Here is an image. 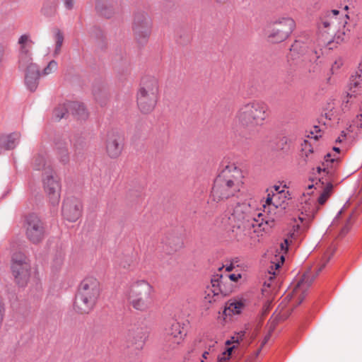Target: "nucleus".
<instances>
[{"instance_id":"obj_33","label":"nucleus","mask_w":362,"mask_h":362,"mask_svg":"<svg viewBox=\"0 0 362 362\" xmlns=\"http://www.w3.org/2000/svg\"><path fill=\"white\" fill-rule=\"evenodd\" d=\"M60 160L64 163H66L69 162V157L67 148H64L62 150Z\"/></svg>"},{"instance_id":"obj_12","label":"nucleus","mask_w":362,"mask_h":362,"mask_svg":"<svg viewBox=\"0 0 362 362\" xmlns=\"http://www.w3.org/2000/svg\"><path fill=\"white\" fill-rule=\"evenodd\" d=\"M339 11L337 10H332L327 12L322 18L319 24L318 28L322 37H326V40L329 42L333 36L337 35L339 33H344V28L346 23L348 16L345 15V18L339 17Z\"/></svg>"},{"instance_id":"obj_14","label":"nucleus","mask_w":362,"mask_h":362,"mask_svg":"<svg viewBox=\"0 0 362 362\" xmlns=\"http://www.w3.org/2000/svg\"><path fill=\"white\" fill-rule=\"evenodd\" d=\"M24 227L27 238L33 243H40L45 237V227L40 218L35 214L25 217Z\"/></svg>"},{"instance_id":"obj_51","label":"nucleus","mask_w":362,"mask_h":362,"mask_svg":"<svg viewBox=\"0 0 362 362\" xmlns=\"http://www.w3.org/2000/svg\"><path fill=\"white\" fill-rule=\"evenodd\" d=\"M314 138L317 139V135H315V136H314Z\"/></svg>"},{"instance_id":"obj_16","label":"nucleus","mask_w":362,"mask_h":362,"mask_svg":"<svg viewBox=\"0 0 362 362\" xmlns=\"http://www.w3.org/2000/svg\"><path fill=\"white\" fill-rule=\"evenodd\" d=\"M151 21L144 13H138L134 17L132 30L137 40H146L151 34Z\"/></svg>"},{"instance_id":"obj_30","label":"nucleus","mask_w":362,"mask_h":362,"mask_svg":"<svg viewBox=\"0 0 362 362\" xmlns=\"http://www.w3.org/2000/svg\"><path fill=\"white\" fill-rule=\"evenodd\" d=\"M58 69V63L55 60H51L48 64L43 69L42 72L40 71V76H47L54 74Z\"/></svg>"},{"instance_id":"obj_25","label":"nucleus","mask_w":362,"mask_h":362,"mask_svg":"<svg viewBox=\"0 0 362 362\" xmlns=\"http://www.w3.org/2000/svg\"><path fill=\"white\" fill-rule=\"evenodd\" d=\"M64 253L62 251L57 252L50 262V267L53 272H58L62 267L64 261Z\"/></svg>"},{"instance_id":"obj_40","label":"nucleus","mask_w":362,"mask_h":362,"mask_svg":"<svg viewBox=\"0 0 362 362\" xmlns=\"http://www.w3.org/2000/svg\"><path fill=\"white\" fill-rule=\"evenodd\" d=\"M288 240L286 238V239H285L284 243H281V251H284V252H286V251L288 250Z\"/></svg>"},{"instance_id":"obj_48","label":"nucleus","mask_w":362,"mask_h":362,"mask_svg":"<svg viewBox=\"0 0 362 362\" xmlns=\"http://www.w3.org/2000/svg\"><path fill=\"white\" fill-rule=\"evenodd\" d=\"M233 265L230 264L228 267H226V270L228 272H230L233 269Z\"/></svg>"},{"instance_id":"obj_50","label":"nucleus","mask_w":362,"mask_h":362,"mask_svg":"<svg viewBox=\"0 0 362 362\" xmlns=\"http://www.w3.org/2000/svg\"><path fill=\"white\" fill-rule=\"evenodd\" d=\"M344 8H345L346 10V9H348V6H346L344 7Z\"/></svg>"},{"instance_id":"obj_8","label":"nucleus","mask_w":362,"mask_h":362,"mask_svg":"<svg viewBox=\"0 0 362 362\" xmlns=\"http://www.w3.org/2000/svg\"><path fill=\"white\" fill-rule=\"evenodd\" d=\"M158 80L153 76L142 78L136 93V103L139 110L145 114L152 112L159 99Z\"/></svg>"},{"instance_id":"obj_6","label":"nucleus","mask_w":362,"mask_h":362,"mask_svg":"<svg viewBox=\"0 0 362 362\" xmlns=\"http://www.w3.org/2000/svg\"><path fill=\"white\" fill-rule=\"evenodd\" d=\"M268 117L267 105L259 100H252L240 106L235 121L241 127L248 129L262 126Z\"/></svg>"},{"instance_id":"obj_24","label":"nucleus","mask_w":362,"mask_h":362,"mask_svg":"<svg viewBox=\"0 0 362 362\" xmlns=\"http://www.w3.org/2000/svg\"><path fill=\"white\" fill-rule=\"evenodd\" d=\"M243 307L244 304L241 301L229 302L227 303L223 313L226 317L232 315H238L240 313Z\"/></svg>"},{"instance_id":"obj_41","label":"nucleus","mask_w":362,"mask_h":362,"mask_svg":"<svg viewBox=\"0 0 362 362\" xmlns=\"http://www.w3.org/2000/svg\"><path fill=\"white\" fill-rule=\"evenodd\" d=\"M229 279L233 281H237L238 279L241 278V275L240 274H231L228 276Z\"/></svg>"},{"instance_id":"obj_34","label":"nucleus","mask_w":362,"mask_h":362,"mask_svg":"<svg viewBox=\"0 0 362 362\" xmlns=\"http://www.w3.org/2000/svg\"><path fill=\"white\" fill-rule=\"evenodd\" d=\"M84 146L85 142L80 139L75 140L73 143V147L75 150L82 149Z\"/></svg>"},{"instance_id":"obj_49","label":"nucleus","mask_w":362,"mask_h":362,"mask_svg":"<svg viewBox=\"0 0 362 362\" xmlns=\"http://www.w3.org/2000/svg\"><path fill=\"white\" fill-rule=\"evenodd\" d=\"M333 150L337 152H339V148L338 147H333Z\"/></svg>"},{"instance_id":"obj_7","label":"nucleus","mask_w":362,"mask_h":362,"mask_svg":"<svg viewBox=\"0 0 362 362\" xmlns=\"http://www.w3.org/2000/svg\"><path fill=\"white\" fill-rule=\"evenodd\" d=\"M153 286L144 279L129 282L124 295L128 303L135 310H147L152 303Z\"/></svg>"},{"instance_id":"obj_9","label":"nucleus","mask_w":362,"mask_h":362,"mask_svg":"<svg viewBox=\"0 0 362 362\" xmlns=\"http://www.w3.org/2000/svg\"><path fill=\"white\" fill-rule=\"evenodd\" d=\"M323 267H321L315 274H313L310 272H305L302 278L292 286L284 300H287V305L282 310V317H287L296 307L302 303L306 291Z\"/></svg>"},{"instance_id":"obj_47","label":"nucleus","mask_w":362,"mask_h":362,"mask_svg":"<svg viewBox=\"0 0 362 362\" xmlns=\"http://www.w3.org/2000/svg\"><path fill=\"white\" fill-rule=\"evenodd\" d=\"M356 72L362 74V62L359 64L358 69Z\"/></svg>"},{"instance_id":"obj_26","label":"nucleus","mask_w":362,"mask_h":362,"mask_svg":"<svg viewBox=\"0 0 362 362\" xmlns=\"http://www.w3.org/2000/svg\"><path fill=\"white\" fill-rule=\"evenodd\" d=\"M70 103L71 102H67L66 103L61 104L54 109L53 115L55 119L60 120L68 115L69 112H71L69 105Z\"/></svg>"},{"instance_id":"obj_21","label":"nucleus","mask_w":362,"mask_h":362,"mask_svg":"<svg viewBox=\"0 0 362 362\" xmlns=\"http://www.w3.org/2000/svg\"><path fill=\"white\" fill-rule=\"evenodd\" d=\"M20 138L21 134L18 132L3 136L0 139V146L6 150L13 149L18 144Z\"/></svg>"},{"instance_id":"obj_29","label":"nucleus","mask_w":362,"mask_h":362,"mask_svg":"<svg viewBox=\"0 0 362 362\" xmlns=\"http://www.w3.org/2000/svg\"><path fill=\"white\" fill-rule=\"evenodd\" d=\"M349 87L351 91L354 89L358 92L362 89V74L356 72V74L351 77Z\"/></svg>"},{"instance_id":"obj_13","label":"nucleus","mask_w":362,"mask_h":362,"mask_svg":"<svg viewBox=\"0 0 362 362\" xmlns=\"http://www.w3.org/2000/svg\"><path fill=\"white\" fill-rule=\"evenodd\" d=\"M42 187L49 202L57 204L60 200L61 186L52 168H45L42 177Z\"/></svg>"},{"instance_id":"obj_2","label":"nucleus","mask_w":362,"mask_h":362,"mask_svg":"<svg viewBox=\"0 0 362 362\" xmlns=\"http://www.w3.org/2000/svg\"><path fill=\"white\" fill-rule=\"evenodd\" d=\"M244 175L237 163L225 162L223 168L214 180L211 191L214 201H224L235 196L244 185Z\"/></svg>"},{"instance_id":"obj_10","label":"nucleus","mask_w":362,"mask_h":362,"mask_svg":"<svg viewBox=\"0 0 362 362\" xmlns=\"http://www.w3.org/2000/svg\"><path fill=\"white\" fill-rule=\"evenodd\" d=\"M11 270L16 284L21 288L28 285L36 276L27 255L21 251L13 253L11 259Z\"/></svg>"},{"instance_id":"obj_23","label":"nucleus","mask_w":362,"mask_h":362,"mask_svg":"<svg viewBox=\"0 0 362 362\" xmlns=\"http://www.w3.org/2000/svg\"><path fill=\"white\" fill-rule=\"evenodd\" d=\"M52 33H53V38H54V43H55L54 49L53 51V56L57 57L61 52L62 47V45L64 42V33L59 28L53 29Z\"/></svg>"},{"instance_id":"obj_3","label":"nucleus","mask_w":362,"mask_h":362,"mask_svg":"<svg viewBox=\"0 0 362 362\" xmlns=\"http://www.w3.org/2000/svg\"><path fill=\"white\" fill-rule=\"evenodd\" d=\"M338 161L334 158H330L327 154L322 167H317V171L319 174V180L315 185H309L308 189L315 187L319 193L316 204L318 206L324 205L333 193L334 184L337 182V174L335 171Z\"/></svg>"},{"instance_id":"obj_32","label":"nucleus","mask_w":362,"mask_h":362,"mask_svg":"<svg viewBox=\"0 0 362 362\" xmlns=\"http://www.w3.org/2000/svg\"><path fill=\"white\" fill-rule=\"evenodd\" d=\"M276 262H272V263L273 264H274V267H275L276 269H277L284 263V256L283 254H279L278 256H276Z\"/></svg>"},{"instance_id":"obj_5","label":"nucleus","mask_w":362,"mask_h":362,"mask_svg":"<svg viewBox=\"0 0 362 362\" xmlns=\"http://www.w3.org/2000/svg\"><path fill=\"white\" fill-rule=\"evenodd\" d=\"M101 292L99 280L93 276L85 277L79 284L74 302V310L80 314H88L98 300Z\"/></svg>"},{"instance_id":"obj_27","label":"nucleus","mask_w":362,"mask_h":362,"mask_svg":"<svg viewBox=\"0 0 362 362\" xmlns=\"http://www.w3.org/2000/svg\"><path fill=\"white\" fill-rule=\"evenodd\" d=\"M33 166L35 170H42V173H45V168H50L47 163L46 158L42 155H38L34 158Z\"/></svg>"},{"instance_id":"obj_17","label":"nucleus","mask_w":362,"mask_h":362,"mask_svg":"<svg viewBox=\"0 0 362 362\" xmlns=\"http://www.w3.org/2000/svg\"><path fill=\"white\" fill-rule=\"evenodd\" d=\"M83 205L79 199L75 197H68L64 200L62 214L63 218L69 221H76L82 214Z\"/></svg>"},{"instance_id":"obj_39","label":"nucleus","mask_w":362,"mask_h":362,"mask_svg":"<svg viewBox=\"0 0 362 362\" xmlns=\"http://www.w3.org/2000/svg\"><path fill=\"white\" fill-rule=\"evenodd\" d=\"M271 190H273L274 192H282V194H286L285 191L284 189H280V187L277 185H274L269 189H267V193H269Z\"/></svg>"},{"instance_id":"obj_38","label":"nucleus","mask_w":362,"mask_h":362,"mask_svg":"<svg viewBox=\"0 0 362 362\" xmlns=\"http://www.w3.org/2000/svg\"><path fill=\"white\" fill-rule=\"evenodd\" d=\"M65 7L71 9L74 7V0H63Z\"/></svg>"},{"instance_id":"obj_44","label":"nucleus","mask_w":362,"mask_h":362,"mask_svg":"<svg viewBox=\"0 0 362 362\" xmlns=\"http://www.w3.org/2000/svg\"><path fill=\"white\" fill-rule=\"evenodd\" d=\"M228 359L226 358V356H222L221 355L218 358L217 362H227Z\"/></svg>"},{"instance_id":"obj_28","label":"nucleus","mask_w":362,"mask_h":362,"mask_svg":"<svg viewBox=\"0 0 362 362\" xmlns=\"http://www.w3.org/2000/svg\"><path fill=\"white\" fill-rule=\"evenodd\" d=\"M358 93L357 90L352 89L349 87V92L346 96H344L342 101V106L344 110H348L351 105L355 102L356 94Z\"/></svg>"},{"instance_id":"obj_31","label":"nucleus","mask_w":362,"mask_h":362,"mask_svg":"<svg viewBox=\"0 0 362 362\" xmlns=\"http://www.w3.org/2000/svg\"><path fill=\"white\" fill-rule=\"evenodd\" d=\"M245 335V332H240L236 337H232L230 340H228L226 342V345H230L232 343H238L241 341Z\"/></svg>"},{"instance_id":"obj_1","label":"nucleus","mask_w":362,"mask_h":362,"mask_svg":"<svg viewBox=\"0 0 362 362\" xmlns=\"http://www.w3.org/2000/svg\"><path fill=\"white\" fill-rule=\"evenodd\" d=\"M286 199V194L271 190L262 204L264 214L256 211L251 201L238 204L229 217L236 239L238 241L245 240L256 227L265 232L269 231L276 222L285 215Z\"/></svg>"},{"instance_id":"obj_4","label":"nucleus","mask_w":362,"mask_h":362,"mask_svg":"<svg viewBox=\"0 0 362 362\" xmlns=\"http://www.w3.org/2000/svg\"><path fill=\"white\" fill-rule=\"evenodd\" d=\"M19 45V68L25 71V83L28 88L34 91L38 86L40 69L33 62L31 49L33 44L30 35H22L18 40Z\"/></svg>"},{"instance_id":"obj_35","label":"nucleus","mask_w":362,"mask_h":362,"mask_svg":"<svg viewBox=\"0 0 362 362\" xmlns=\"http://www.w3.org/2000/svg\"><path fill=\"white\" fill-rule=\"evenodd\" d=\"M343 64V62L341 59L338 58L335 60L334 64L332 65L331 70L334 73V71H337Z\"/></svg>"},{"instance_id":"obj_20","label":"nucleus","mask_w":362,"mask_h":362,"mask_svg":"<svg viewBox=\"0 0 362 362\" xmlns=\"http://www.w3.org/2000/svg\"><path fill=\"white\" fill-rule=\"evenodd\" d=\"M167 334L169 340L175 344H180L185 336L183 332V327L180 323L173 322L170 327L167 329Z\"/></svg>"},{"instance_id":"obj_37","label":"nucleus","mask_w":362,"mask_h":362,"mask_svg":"<svg viewBox=\"0 0 362 362\" xmlns=\"http://www.w3.org/2000/svg\"><path fill=\"white\" fill-rule=\"evenodd\" d=\"M234 348V346L232 347H228L223 353H222L221 356H226V358L229 359Z\"/></svg>"},{"instance_id":"obj_36","label":"nucleus","mask_w":362,"mask_h":362,"mask_svg":"<svg viewBox=\"0 0 362 362\" xmlns=\"http://www.w3.org/2000/svg\"><path fill=\"white\" fill-rule=\"evenodd\" d=\"M146 333H140L139 334V339L138 340V342H137V347L139 348V347H141L142 345L144 344L146 339Z\"/></svg>"},{"instance_id":"obj_45","label":"nucleus","mask_w":362,"mask_h":362,"mask_svg":"<svg viewBox=\"0 0 362 362\" xmlns=\"http://www.w3.org/2000/svg\"><path fill=\"white\" fill-rule=\"evenodd\" d=\"M345 136H346V135L344 134V132H342V134L341 135V136H339L337 141L341 142L342 141V139H344L345 138Z\"/></svg>"},{"instance_id":"obj_46","label":"nucleus","mask_w":362,"mask_h":362,"mask_svg":"<svg viewBox=\"0 0 362 362\" xmlns=\"http://www.w3.org/2000/svg\"><path fill=\"white\" fill-rule=\"evenodd\" d=\"M295 221L296 222V224L293 225V228H295L294 230H298V228H300V225L296 220H295Z\"/></svg>"},{"instance_id":"obj_15","label":"nucleus","mask_w":362,"mask_h":362,"mask_svg":"<svg viewBox=\"0 0 362 362\" xmlns=\"http://www.w3.org/2000/svg\"><path fill=\"white\" fill-rule=\"evenodd\" d=\"M123 137L116 130H111L107 133L105 138V152L107 156L115 159L120 156L123 151Z\"/></svg>"},{"instance_id":"obj_18","label":"nucleus","mask_w":362,"mask_h":362,"mask_svg":"<svg viewBox=\"0 0 362 362\" xmlns=\"http://www.w3.org/2000/svg\"><path fill=\"white\" fill-rule=\"evenodd\" d=\"M211 284V287H208L206 291V296L205 298L207 299L209 303H213L216 301L221 296H225L226 293L221 287V281L219 279H212Z\"/></svg>"},{"instance_id":"obj_19","label":"nucleus","mask_w":362,"mask_h":362,"mask_svg":"<svg viewBox=\"0 0 362 362\" xmlns=\"http://www.w3.org/2000/svg\"><path fill=\"white\" fill-rule=\"evenodd\" d=\"M316 202L315 199L310 198H304V200L300 203V208L302 216L298 217V222L303 223L307 218L313 216L316 211Z\"/></svg>"},{"instance_id":"obj_42","label":"nucleus","mask_w":362,"mask_h":362,"mask_svg":"<svg viewBox=\"0 0 362 362\" xmlns=\"http://www.w3.org/2000/svg\"><path fill=\"white\" fill-rule=\"evenodd\" d=\"M214 344H215V343H214L212 345H210V346H209V351H204V352L203 353V354H202V358H205V359H206V358H207V357H208V356H209V353H210V351H211V349H212V348L214 347Z\"/></svg>"},{"instance_id":"obj_22","label":"nucleus","mask_w":362,"mask_h":362,"mask_svg":"<svg viewBox=\"0 0 362 362\" xmlns=\"http://www.w3.org/2000/svg\"><path fill=\"white\" fill-rule=\"evenodd\" d=\"M69 108L72 115L78 119H86L88 117V113L84 105L78 102H71Z\"/></svg>"},{"instance_id":"obj_43","label":"nucleus","mask_w":362,"mask_h":362,"mask_svg":"<svg viewBox=\"0 0 362 362\" xmlns=\"http://www.w3.org/2000/svg\"><path fill=\"white\" fill-rule=\"evenodd\" d=\"M214 1L219 4H226L230 1V0H214Z\"/></svg>"},{"instance_id":"obj_11","label":"nucleus","mask_w":362,"mask_h":362,"mask_svg":"<svg viewBox=\"0 0 362 362\" xmlns=\"http://www.w3.org/2000/svg\"><path fill=\"white\" fill-rule=\"evenodd\" d=\"M296 28L295 21L289 16H279L270 21L266 28V37L271 43H280L289 37Z\"/></svg>"}]
</instances>
